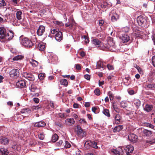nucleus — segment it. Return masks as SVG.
Returning <instances> with one entry per match:
<instances>
[{
    "label": "nucleus",
    "mask_w": 155,
    "mask_h": 155,
    "mask_svg": "<svg viewBox=\"0 0 155 155\" xmlns=\"http://www.w3.org/2000/svg\"><path fill=\"white\" fill-rule=\"evenodd\" d=\"M46 125L45 123L43 121H40L35 123L34 124V126L36 127H44Z\"/></svg>",
    "instance_id": "4468645a"
},
{
    "label": "nucleus",
    "mask_w": 155,
    "mask_h": 155,
    "mask_svg": "<svg viewBox=\"0 0 155 155\" xmlns=\"http://www.w3.org/2000/svg\"><path fill=\"white\" fill-rule=\"evenodd\" d=\"M62 38V34L61 32L59 31L56 34L55 36V39L58 41H60Z\"/></svg>",
    "instance_id": "ddd939ff"
},
{
    "label": "nucleus",
    "mask_w": 155,
    "mask_h": 155,
    "mask_svg": "<svg viewBox=\"0 0 155 155\" xmlns=\"http://www.w3.org/2000/svg\"><path fill=\"white\" fill-rule=\"evenodd\" d=\"M45 27L42 25L39 26L38 29L37 30V33L38 36L42 35L45 32Z\"/></svg>",
    "instance_id": "1a4fd4ad"
},
{
    "label": "nucleus",
    "mask_w": 155,
    "mask_h": 155,
    "mask_svg": "<svg viewBox=\"0 0 155 155\" xmlns=\"http://www.w3.org/2000/svg\"><path fill=\"white\" fill-rule=\"evenodd\" d=\"M5 5V2L4 0H0V7L4 6Z\"/></svg>",
    "instance_id": "3c124183"
},
{
    "label": "nucleus",
    "mask_w": 155,
    "mask_h": 155,
    "mask_svg": "<svg viewBox=\"0 0 155 155\" xmlns=\"http://www.w3.org/2000/svg\"><path fill=\"white\" fill-rule=\"evenodd\" d=\"M120 38L123 43L127 42L130 39L129 36L125 34L123 35L122 36L120 37Z\"/></svg>",
    "instance_id": "f8f14e48"
},
{
    "label": "nucleus",
    "mask_w": 155,
    "mask_h": 155,
    "mask_svg": "<svg viewBox=\"0 0 155 155\" xmlns=\"http://www.w3.org/2000/svg\"><path fill=\"white\" fill-rule=\"evenodd\" d=\"M121 117L118 114H116L114 117L115 123L116 124H119L120 121Z\"/></svg>",
    "instance_id": "2eb2a0df"
},
{
    "label": "nucleus",
    "mask_w": 155,
    "mask_h": 155,
    "mask_svg": "<svg viewBox=\"0 0 155 155\" xmlns=\"http://www.w3.org/2000/svg\"><path fill=\"white\" fill-rule=\"evenodd\" d=\"M24 57V56L22 55H17L13 58L12 60L15 61H18L23 59Z\"/></svg>",
    "instance_id": "b1692460"
},
{
    "label": "nucleus",
    "mask_w": 155,
    "mask_h": 155,
    "mask_svg": "<svg viewBox=\"0 0 155 155\" xmlns=\"http://www.w3.org/2000/svg\"><path fill=\"white\" fill-rule=\"evenodd\" d=\"M28 74V73L27 72H24L23 74L22 75L23 77L27 79Z\"/></svg>",
    "instance_id": "338daca9"
},
{
    "label": "nucleus",
    "mask_w": 155,
    "mask_h": 155,
    "mask_svg": "<svg viewBox=\"0 0 155 155\" xmlns=\"http://www.w3.org/2000/svg\"><path fill=\"white\" fill-rule=\"evenodd\" d=\"M76 131L78 136L81 138L85 137L86 135V132L85 131H84L79 126H78L76 127Z\"/></svg>",
    "instance_id": "7ed1b4c3"
},
{
    "label": "nucleus",
    "mask_w": 155,
    "mask_h": 155,
    "mask_svg": "<svg viewBox=\"0 0 155 155\" xmlns=\"http://www.w3.org/2000/svg\"><path fill=\"white\" fill-rule=\"evenodd\" d=\"M63 143V141L61 140H60L58 142H57L56 143V145L57 146H62L63 144L62 145Z\"/></svg>",
    "instance_id": "603ef678"
},
{
    "label": "nucleus",
    "mask_w": 155,
    "mask_h": 155,
    "mask_svg": "<svg viewBox=\"0 0 155 155\" xmlns=\"http://www.w3.org/2000/svg\"><path fill=\"white\" fill-rule=\"evenodd\" d=\"M97 143L94 141H92L91 147L97 149L98 148V147L97 146Z\"/></svg>",
    "instance_id": "c9c22d12"
},
{
    "label": "nucleus",
    "mask_w": 155,
    "mask_h": 155,
    "mask_svg": "<svg viewBox=\"0 0 155 155\" xmlns=\"http://www.w3.org/2000/svg\"><path fill=\"white\" fill-rule=\"evenodd\" d=\"M92 111L95 114H97L99 112V109L97 107H93L92 108Z\"/></svg>",
    "instance_id": "79ce46f5"
},
{
    "label": "nucleus",
    "mask_w": 155,
    "mask_h": 155,
    "mask_svg": "<svg viewBox=\"0 0 155 155\" xmlns=\"http://www.w3.org/2000/svg\"><path fill=\"white\" fill-rule=\"evenodd\" d=\"M92 141L90 140L87 141L84 144V147L87 149L90 148L91 147Z\"/></svg>",
    "instance_id": "5701e85b"
},
{
    "label": "nucleus",
    "mask_w": 155,
    "mask_h": 155,
    "mask_svg": "<svg viewBox=\"0 0 155 155\" xmlns=\"http://www.w3.org/2000/svg\"><path fill=\"white\" fill-rule=\"evenodd\" d=\"M146 87L147 88H148L154 89L155 88V84H148L146 85Z\"/></svg>",
    "instance_id": "4c0bfd02"
},
{
    "label": "nucleus",
    "mask_w": 155,
    "mask_h": 155,
    "mask_svg": "<svg viewBox=\"0 0 155 155\" xmlns=\"http://www.w3.org/2000/svg\"><path fill=\"white\" fill-rule=\"evenodd\" d=\"M135 21H136L137 23L138 24L139 26L143 27H147L148 25V24L147 23V20H134Z\"/></svg>",
    "instance_id": "6e6552de"
},
{
    "label": "nucleus",
    "mask_w": 155,
    "mask_h": 155,
    "mask_svg": "<svg viewBox=\"0 0 155 155\" xmlns=\"http://www.w3.org/2000/svg\"><path fill=\"white\" fill-rule=\"evenodd\" d=\"M22 12L21 11H18L16 13V17L18 19H21V15H22Z\"/></svg>",
    "instance_id": "72a5a7b5"
},
{
    "label": "nucleus",
    "mask_w": 155,
    "mask_h": 155,
    "mask_svg": "<svg viewBox=\"0 0 155 155\" xmlns=\"http://www.w3.org/2000/svg\"><path fill=\"white\" fill-rule=\"evenodd\" d=\"M20 112L22 114H25V115H27V114L31 113V110L28 108H25L21 109Z\"/></svg>",
    "instance_id": "412c9836"
},
{
    "label": "nucleus",
    "mask_w": 155,
    "mask_h": 155,
    "mask_svg": "<svg viewBox=\"0 0 155 155\" xmlns=\"http://www.w3.org/2000/svg\"><path fill=\"white\" fill-rule=\"evenodd\" d=\"M16 84L20 88L25 87L26 86V82L25 80H21L18 81Z\"/></svg>",
    "instance_id": "9d476101"
},
{
    "label": "nucleus",
    "mask_w": 155,
    "mask_h": 155,
    "mask_svg": "<svg viewBox=\"0 0 155 155\" xmlns=\"http://www.w3.org/2000/svg\"><path fill=\"white\" fill-rule=\"evenodd\" d=\"M38 136L39 139L41 140H43L44 138V135L43 133H40Z\"/></svg>",
    "instance_id": "864d4df0"
},
{
    "label": "nucleus",
    "mask_w": 155,
    "mask_h": 155,
    "mask_svg": "<svg viewBox=\"0 0 155 155\" xmlns=\"http://www.w3.org/2000/svg\"><path fill=\"white\" fill-rule=\"evenodd\" d=\"M53 22L54 23L58 25H60V26H62L63 25V23L59 21H57L56 20H55L54 21H53Z\"/></svg>",
    "instance_id": "8fccbe9b"
},
{
    "label": "nucleus",
    "mask_w": 155,
    "mask_h": 155,
    "mask_svg": "<svg viewBox=\"0 0 155 155\" xmlns=\"http://www.w3.org/2000/svg\"><path fill=\"white\" fill-rule=\"evenodd\" d=\"M145 125L147 127H149L152 129H155V127L150 123H147L145 124Z\"/></svg>",
    "instance_id": "a19ab883"
},
{
    "label": "nucleus",
    "mask_w": 155,
    "mask_h": 155,
    "mask_svg": "<svg viewBox=\"0 0 155 155\" xmlns=\"http://www.w3.org/2000/svg\"><path fill=\"white\" fill-rule=\"evenodd\" d=\"M133 102L134 104L137 107H138L140 105V101L139 99H135L133 101Z\"/></svg>",
    "instance_id": "c85d7f7f"
},
{
    "label": "nucleus",
    "mask_w": 155,
    "mask_h": 155,
    "mask_svg": "<svg viewBox=\"0 0 155 155\" xmlns=\"http://www.w3.org/2000/svg\"><path fill=\"white\" fill-rule=\"evenodd\" d=\"M60 83L61 84L67 86L68 84V82L65 79H61L60 81Z\"/></svg>",
    "instance_id": "7c9ffc66"
},
{
    "label": "nucleus",
    "mask_w": 155,
    "mask_h": 155,
    "mask_svg": "<svg viewBox=\"0 0 155 155\" xmlns=\"http://www.w3.org/2000/svg\"><path fill=\"white\" fill-rule=\"evenodd\" d=\"M44 77V75L42 74H40L38 75V78L41 80L43 79Z\"/></svg>",
    "instance_id": "bf43d9fd"
},
{
    "label": "nucleus",
    "mask_w": 155,
    "mask_h": 155,
    "mask_svg": "<svg viewBox=\"0 0 155 155\" xmlns=\"http://www.w3.org/2000/svg\"><path fill=\"white\" fill-rule=\"evenodd\" d=\"M128 92L130 95H133L134 94V91L133 90L128 91Z\"/></svg>",
    "instance_id": "774afa93"
},
{
    "label": "nucleus",
    "mask_w": 155,
    "mask_h": 155,
    "mask_svg": "<svg viewBox=\"0 0 155 155\" xmlns=\"http://www.w3.org/2000/svg\"><path fill=\"white\" fill-rule=\"evenodd\" d=\"M94 93L97 95H99L100 94V91L98 89H96L94 91Z\"/></svg>",
    "instance_id": "09e8293b"
},
{
    "label": "nucleus",
    "mask_w": 155,
    "mask_h": 155,
    "mask_svg": "<svg viewBox=\"0 0 155 155\" xmlns=\"http://www.w3.org/2000/svg\"><path fill=\"white\" fill-rule=\"evenodd\" d=\"M58 137L57 134H54L53 135L51 138V140L52 142H55L58 140Z\"/></svg>",
    "instance_id": "cd10ccee"
},
{
    "label": "nucleus",
    "mask_w": 155,
    "mask_h": 155,
    "mask_svg": "<svg viewBox=\"0 0 155 155\" xmlns=\"http://www.w3.org/2000/svg\"><path fill=\"white\" fill-rule=\"evenodd\" d=\"M107 67L108 69L109 70H113L114 68L113 67L112 65L110 64H108L107 65Z\"/></svg>",
    "instance_id": "e2e57ef3"
},
{
    "label": "nucleus",
    "mask_w": 155,
    "mask_h": 155,
    "mask_svg": "<svg viewBox=\"0 0 155 155\" xmlns=\"http://www.w3.org/2000/svg\"><path fill=\"white\" fill-rule=\"evenodd\" d=\"M27 79L30 81H33L34 79V76L32 74L28 73Z\"/></svg>",
    "instance_id": "e433bc0d"
},
{
    "label": "nucleus",
    "mask_w": 155,
    "mask_h": 155,
    "mask_svg": "<svg viewBox=\"0 0 155 155\" xmlns=\"http://www.w3.org/2000/svg\"><path fill=\"white\" fill-rule=\"evenodd\" d=\"M123 128V125H119L115 127L113 130L114 132H119Z\"/></svg>",
    "instance_id": "4be33fe9"
},
{
    "label": "nucleus",
    "mask_w": 155,
    "mask_h": 155,
    "mask_svg": "<svg viewBox=\"0 0 155 155\" xmlns=\"http://www.w3.org/2000/svg\"><path fill=\"white\" fill-rule=\"evenodd\" d=\"M129 140L133 142H135L137 138V137L134 134H131L128 135Z\"/></svg>",
    "instance_id": "9b49d317"
},
{
    "label": "nucleus",
    "mask_w": 155,
    "mask_h": 155,
    "mask_svg": "<svg viewBox=\"0 0 155 155\" xmlns=\"http://www.w3.org/2000/svg\"><path fill=\"white\" fill-rule=\"evenodd\" d=\"M92 43L96 47H99L101 46L102 49L104 50L108 49L111 51H115L116 46L114 42L111 39L109 40L107 42V44H106L104 46V47H102L101 42L98 39H94L92 41Z\"/></svg>",
    "instance_id": "f257e3e1"
},
{
    "label": "nucleus",
    "mask_w": 155,
    "mask_h": 155,
    "mask_svg": "<svg viewBox=\"0 0 155 155\" xmlns=\"http://www.w3.org/2000/svg\"><path fill=\"white\" fill-rule=\"evenodd\" d=\"M127 103L124 101H122L120 103V107L124 108L127 107Z\"/></svg>",
    "instance_id": "473e14b6"
},
{
    "label": "nucleus",
    "mask_w": 155,
    "mask_h": 155,
    "mask_svg": "<svg viewBox=\"0 0 155 155\" xmlns=\"http://www.w3.org/2000/svg\"><path fill=\"white\" fill-rule=\"evenodd\" d=\"M9 140L5 137L1 138L0 139V143L2 144L6 145L8 143Z\"/></svg>",
    "instance_id": "dca6fc26"
},
{
    "label": "nucleus",
    "mask_w": 155,
    "mask_h": 155,
    "mask_svg": "<svg viewBox=\"0 0 155 155\" xmlns=\"http://www.w3.org/2000/svg\"><path fill=\"white\" fill-rule=\"evenodd\" d=\"M0 151L2 153V154L5 155H7L8 153L7 150L4 148L0 149Z\"/></svg>",
    "instance_id": "2f4dec72"
},
{
    "label": "nucleus",
    "mask_w": 155,
    "mask_h": 155,
    "mask_svg": "<svg viewBox=\"0 0 155 155\" xmlns=\"http://www.w3.org/2000/svg\"><path fill=\"white\" fill-rule=\"evenodd\" d=\"M75 67L78 70H80L81 69V67L80 65V64H77L75 65Z\"/></svg>",
    "instance_id": "69168bd1"
},
{
    "label": "nucleus",
    "mask_w": 155,
    "mask_h": 155,
    "mask_svg": "<svg viewBox=\"0 0 155 155\" xmlns=\"http://www.w3.org/2000/svg\"><path fill=\"white\" fill-rule=\"evenodd\" d=\"M111 151L115 155H120V151L115 149L112 150Z\"/></svg>",
    "instance_id": "37998d69"
},
{
    "label": "nucleus",
    "mask_w": 155,
    "mask_h": 155,
    "mask_svg": "<svg viewBox=\"0 0 155 155\" xmlns=\"http://www.w3.org/2000/svg\"><path fill=\"white\" fill-rule=\"evenodd\" d=\"M84 78L87 80H89L90 79V76L88 74H86L84 76Z\"/></svg>",
    "instance_id": "680f3d73"
},
{
    "label": "nucleus",
    "mask_w": 155,
    "mask_h": 155,
    "mask_svg": "<svg viewBox=\"0 0 155 155\" xmlns=\"http://www.w3.org/2000/svg\"><path fill=\"white\" fill-rule=\"evenodd\" d=\"M7 34L5 29L4 28H0V41L2 42H5V35Z\"/></svg>",
    "instance_id": "20e7f679"
},
{
    "label": "nucleus",
    "mask_w": 155,
    "mask_h": 155,
    "mask_svg": "<svg viewBox=\"0 0 155 155\" xmlns=\"http://www.w3.org/2000/svg\"><path fill=\"white\" fill-rule=\"evenodd\" d=\"M21 43L23 45L27 48H30L33 45V44L31 40L26 38L22 39Z\"/></svg>",
    "instance_id": "f03ea898"
},
{
    "label": "nucleus",
    "mask_w": 155,
    "mask_h": 155,
    "mask_svg": "<svg viewBox=\"0 0 155 155\" xmlns=\"http://www.w3.org/2000/svg\"><path fill=\"white\" fill-rule=\"evenodd\" d=\"M59 116L61 118H65L68 116V115L65 113H60L59 114Z\"/></svg>",
    "instance_id": "f704fd0d"
},
{
    "label": "nucleus",
    "mask_w": 155,
    "mask_h": 155,
    "mask_svg": "<svg viewBox=\"0 0 155 155\" xmlns=\"http://www.w3.org/2000/svg\"><path fill=\"white\" fill-rule=\"evenodd\" d=\"M123 149H124V150L128 153H132L134 150L133 147L131 145H127L125 147L124 146L122 147L121 148H119V150H121L122 152H123Z\"/></svg>",
    "instance_id": "39448f33"
},
{
    "label": "nucleus",
    "mask_w": 155,
    "mask_h": 155,
    "mask_svg": "<svg viewBox=\"0 0 155 155\" xmlns=\"http://www.w3.org/2000/svg\"><path fill=\"white\" fill-rule=\"evenodd\" d=\"M14 36V34L12 31H9L7 33L5 39V42L11 40Z\"/></svg>",
    "instance_id": "0eeeda50"
},
{
    "label": "nucleus",
    "mask_w": 155,
    "mask_h": 155,
    "mask_svg": "<svg viewBox=\"0 0 155 155\" xmlns=\"http://www.w3.org/2000/svg\"><path fill=\"white\" fill-rule=\"evenodd\" d=\"M108 95L110 100H113L114 99V95L111 91L108 92Z\"/></svg>",
    "instance_id": "c03bdc74"
},
{
    "label": "nucleus",
    "mask_w": 155,
    "mask_h": 155,
    "mask_svg": "<svg viewBox=\"0 0 155 155\" xmlns=\"http://www.w3.org/2000/svg\"><path fill=\"white\" fill-rule=\"evenodd\" d=\"M36 89L37 87L36 86H35L34 85L32 84L31 85V91L34 92Z\"/></svg>",
    "instance_id": "de8ad7c7"
},
{
    "label": "nucleus",
    "mask_w": 155,
    "mask_h": 155,
    "mask_svg": "<svg viewBox=\"0 0 155 155\" xmlns=\"http://www.w3.org/2000/svg\"><path fill=\"white\" fill-rule=\"evenodd\" d=\"M153 106L152 105L146 104L144 108V110L147 112H150L153 110Z\"/></svg>",
    "instance_id": "6ab92c4d"
},
{
    "label": "nucleus",
    "mask_w": 155,
    "mask_h": 155,
    "mask_svg": "<svg viewBox=\"0 0 155 155\" xmlns=\"http://www.w3.org/2000/svg\"><path fill=\"white\" fill-rule=\"evenodd\" d=\"M20 20H10V22L14 26H19L22 23Z\"/></svg>",
    "instance_id": "a211bd4d"
},
{
    "label": "nucleus",
    "mask_w": 155,
    "mask_h": 155,
    "mask_svg": "<svg viewBox=\"0 0 155 155\" xmlns=\"http://www.w3.org/2000/svg\"><path fill=\"white\" fill-rule=\"evenodd\" d=\"M104 20H98V23H99V25L101 26L104 23Z\"/></svg>",
    "instance_id": "6e6d98bb"
},
{
    "label": "nucleus",
    "mask_w": 155,
    "mask_h": 155,
    "mask_svg": "<svg viewBox=\"0 0 155 155\" xmlns=\"http://www.w3.org/2000/svg\"><path fill=\"white\" fill-rule=\"evenodd\" d=\"M79 122L80 123L83 124L84 125H85L87 124V122L83 118L79 120Z\"/></svg>",
    "instance_id": "ea45409f"
},
{
    "label": "nucleus",
    "mask_w": 155,
    "mask_h": 155,
    "mask_svg": "<svg viewBox=\"0 0 155 155\" xmlns=\"http://www.w3.org/2000/svg\"><path fill=\"white\" fill-rule=\"evenodd\" d=\"M112 106L114 110L117 113H119V112L120 110L117 107V106L114 105V103L113 104Z\"/></svg>",
    "instance_id": "a18cd8bd"
},
{
    "label": "nucleus",
    "mask_w": 155,
    "mask_h": 155,
    "mask_svg": "<svg viewBox=\"0 0 155 155\" xmlns=\"http://www.w3.org/2000/svg\"><path fill=\"white\" fill-rule=\"evenodd\" d=\"M10 51L13 55H15L17 51L15 49L12 48L10 49Z\"/></svg>",
    "instance_id": "5fc2aeb1"
},
{
    "label": "nucleus",
    "mask_w": 155,
    "mask_h": 155,
    "mask_svg": "<svg viewBox=\"0 0 155 155\" xmlns=\"http://www.w3.org/2000/svg\"><path fill=\"white\" fill-rule=\"evenodd\" d=\"M152 61L153 65L155 67V55L153 57Z\"/></svg>",
    "instance_id": "052dcab7"
},
{
    "label": "nucleus",
    "mask_w": 155,
    "mask_h": 155,
    "mask_svg": "<svg viewBox=\"0 0 155 155\" xmlns=\"http://www.w3.org/2000/svg\"><path fill=\"white\" fill-rule=\"evenodd\" d=\"M38 49L41 51H43L45 48V46L44 43H40L38 46Z\"/></svg>",
    "instance_id": "393cba45"
},
{
    "label": "nucleus",
    "mask_w": 155,
    "mask_h": 155,
    "mask_svg": "<svg viewBox=\"0 0 155 155\" xmlns=\"http://www.w3.org/2000/svg\"><path fill=\"white\" fill-rule=\"evenodd\" d=\"M97 65L99 68H102L103 69L104 68V66L103 65V63L100 61L97 62Z\"/></svg>",
    "instance_id": "58836bf2"
},
{
    "label": "nucleus",
    "mask_w": 155,
    "mask_h": 155,
    "mask_svg": "<svg viewBox=\"0 0 155 155\" xmlns=\"http://www.w3.org/2000/svg\"><path fill=\"white\" fill-rule=\"evenodd\" d=\"M9 74L10 77L16 78L18 77L19 72L18 69H14L11 71L10 72Z\"/></svg>",
    "instance_id": "423d86ee"
},
{
    "label": "nucleus",
    "mask_w": 155,
    "mask_h": 155,
    "mask_svg": "<svg viewBox=\"0 0 155 155\" xmlns=\"http://www.w3.org/2000/svg\"><path fill=\"white\" fill-rule=\"evenodd\" d=\"M143 132L147 136H149L152 134L151 131L146 129L144 130Z\"/></svg>",
    "instance_id": "bb28decb"
},
{
    "label": "nucleus",
    "mask_w": 155,
    "mask_h": 155,
    "mask_svg": "<svg viewBox=\"0 0 155 155\" xmlns=\"http://www.w3.org/2000/svg\"><path fill=\"white\" fill-rule=\"evenodd\" d=\"M75 123V121L73 118H68L65 120V123L68 125H71L74 124Z\"/></svg>",
    "instance_id": "f3484780"
},
{
    "label": "nucleus",
    "mask_w": 155,
    "mask_h": 155,
    "mask_svg": "<svg viewBox=\"0 0 155 155\" xmlns=\"http://www.w3.org/2000/svg\"><path fill=\"white\" fill-rule=\"evenodd\" d=\"M103 112L105 115L108 117H110V116L109 111L107 109H104V110Z\"/></svg>",
    "instance_id": "c756f323"
},
{
    "label": "nucleus",
    "mask_w": 155,
    "mask_h": 155,
    "mask_svg": "<svg viewBox=\"0 0 155 155\" xmlns=\"http://www.w3.org/2000/svg\"><path fill=\"white\" fill-rule=\"evenodd\" d=\"M62 147L69 148L71 147V144L68 141H65L64 143H63Z\"/></svg>",
    "instance_id": "a878e982"
},
{
    "label": "nucleus",
    "mask_w": 155,
    "mask_h": 155,
    "mask_svg": "<svg viewBox=\"0 0 155 155\" xmlns=\"http://www.w3.org/2000/svg\"><path fill=\"white\" fill-rule=\"evenodd\" d=\"M129 30V28L127 27H124L122 29V31L123 32H127Z\"/></svg>",
    "instance_id": "4d7b16f0"
},
{
    "label": "nucleus",
    "mask_w": 155,
    "mask_h": 155,
    "mask_svg": "<svg viewBox=\"0 0 155 155\" xmlns=\"http://www.w3.org/2000/svg\"><path fill=\"white\" fill-rule=\"evenodd\" d=\"M33 101L36 103H38L39 101V99L37 98H33Z\"/></svg>",
    "instance_id": "0e129e2a"
},
{
    "label": "nucleus",
    "mask_w": 155,
    "mask_h": 155,
    "mask_svg": "<svg viewBox=\"0 0 155 155\" xmlns=\"http://www.w3.org/2000/svg\"><path fill=\"white\" fill-rule=\"evenodd\" d=\"M146 142L147 143H149L150 144H152L155 143V138L153 139L152 140H147Z\"/></svg>",
    "instance_id": "49530a36"
},
{
    "label": "nucleus",
    "mask_w": 155,
    "mask_h": 155,
    "mask_svg": "<svg viewBox=\"0 0 155 155\" xmlns=\"http://www.w3.org/2000/svg\"><path fill=\"white\" fill-rule=\"evenodd\" d=\"M40 108L39 106H33L32 107V109L33 110H37Z\"/></svg>",
    "instance_id": "13d9d810"
},
{
    "label": "nucleus",
    "mask_w": 155,
    "mask_h": 155,
    "mask_svg": "<svg viewBox=\"0 0 155 155\" xmlns=\"http://www.w3.org/2000/svg\"><path fill=\"white\" fill-rule=\"evenodd\" d=\"M29 63L34 67H36L38 65V62L34 59H31L29 60Z\"/></svg>",
    "instance_id": "aec40b11"
}]
</instances>
